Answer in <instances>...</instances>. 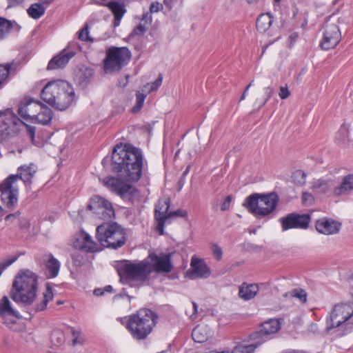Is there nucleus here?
<instances>
[{"mask_svg":"<svg viewBox=\"0 0 353 353\" xmlns=\"http://www.w3.org/2000/svg\"><path fill=\"white\" fill-rule=\"evenodd\" d=\"M143 165V152L140 148L130 143L115 145L111 156V169L120 179L107 176L103 179L104 185L121 196L132 193V187L122 180L138 181L142 176Z\"/></svg>","mask_w":353,"mask_h":353,"instance_id":"obj_1","label":"nucleus"},{"mask_svg":"<svg viewBox=\"0 0 353 353\" xmlns=\"http://www.w3.org/2000/svg\"><path fill=\"white\" fill-rule=\"evenodd\" d=\"M172 270L170 254L158 255L154 252L143 261L134 263L123 260L117 266L119 281L123 285H133L134 283L139 285H148L152 272H170Z\"/></svg>","mask_w":353,"mask_h":353,"instance_id":"obj_2","label":"nucleus"},{"mask_svg":"<svg viewBox=\"0 0 353 353\" xmlns=\"http://www.w3.org/2000/svg\"><path fill=\"white\" fill-rule=\"evenodd\" d=\"M41 98L59 110L68 108L76 100L73 87L68 81L54 80L49 81L42 89Z\"/></svg>","mask_w":353,"mask_h":353,"instance_id":"obj_3","label":"nucleus"},{"mask_svg":"<svg viewBox=\"0 0 353 353\" xmlns=\"http://www.w3.org/2000/svg\"><path fill=\"white\" fill-rule=\"evenodd\" d=\"M37 285L38 276L35 273L30 270H21L12 283L10 296L19 305H30L36 299Z\"/></svg>","mask_w":353,"mask_h":353,"instance_id":"obj_4","label":"nucleus"},{"mask_svg":"<svg viewBox=\"0 0 353 353\" xmlns=\"http://www.w3.org/2000/svg\"><path fill=\"white\" fill-rule=\"evenodd\" d=\"M158 319L156 312L150 309L141 308L128 316L125 328L134 339L144 340L152 333Z\"/></svg>","mask_w":353,"mask_h":353,"instance_id":"obj_5","label":"nucleus"},{"mask_svg":"<svg viewBox=\"0 0 353 353\" xmlns=\"http://www.w3.org/2000/svg\"><path fill=\"white\" fill-rule=\"evenodd\" d=\"M96 238L102 246L117 250L125 245L126 232L117 223L108 221L97 226Z\"/></svg>","mask_w":353,"mask_h":353,"instance_id":"obj_6","label":"nucleus"},{"mask_svg":"<svg viewBox=\"0 0 353 353\" xmlns=\"http://www.w3.org/2000/svg\"><path fill=\"white\" fill-rule=\"evenodd\" d=\"M279 201V197L274 192L254 193L245 199L243 205L256 216L262 218L272 214L276 210Z\"/></svg>","mask_w":353,"mask_h":353,"instance_id":"obj_7","label":"nucleus"},{"mask_svg":"<svg viewBox=\"0 0 353 353\" xmlns=\"http://www.w3.org/2000/svg\"><path fill=\"white\" fill-rule=\"evenodd\" d=\"M353 324V303H340L334 306L326 319V330L342 327L350 328Z\"/></svg>","mask_w":353,"mask_h":353,"instance_id":"obj_8","label":"nucleus"},{"mask_svg":"<svg viewBox=\"0 0 353 353\" xmlns=\"http://www.w3.org/2000/svg\"><path fill=\"white\" fill-rule=\"evenodd\" d=\"M131 57V52L127 47H110L103 61L104 70L108 73L119 72L130 62Z\"/></svg>","mask_w":353,"mask_h":353,"instance_id":"obj_9","label":"nucleus"},{"mask_svg":"<svg viewBox=\"0 0 353 353\" xmlns=\"http://www.w3.org/2000/svg\"><path fill=\"white\" fill-rule=\"evenodd\" d=\"M323 37L320 46L325 50L334 48L341 39V33L339 27V20L330 16L323 25Z\"/></svg>","mask_w":353,"mask_h":353,"instance_id":"obj_10","label":"nucleus"},{"mask_svg":"<svg viewBox=\"0 0 353 353\" xmlns=\"http://www.w3.org/2000/svg\"><path fill=\"white\" fill-rule=\"evenodd\" d=\"M19 121L21 120L12 110L7 109L0 112V141L17 134Z\"/></svg>","mask_w":353,"mask_h":353,"instance_id":"obj_11","label":"nucleus"},{"mask_svg":"<svg viewBox=\"0 0 353 353\" xmlns=\"http://www.w3.org/2000/svg\"><path fill=\"white\" fill-rule=\"evenodd\" d=\"M12 177H7L0 183V198L2 203L9 210H14L19 200V188Z\"/></svg>","mask_w":353,"mask_h":353,"instance_id":"obj_12","label":"nucleus"},{"mask_svg":"<svg viewBox=\"0 0 353 353\" xmlns=\"http://www.w3.org/2000/svg\"><path fill=\"white\" fill-rule=\"evenodd\" d=\"M88 209L93 211L96 216L101 219H110L114 217L115 212L112 203L104 198L95 195L88 205Z\"/></svg>","mask_w":353,"mask_h":353,"instance_id":"obj_13","label":"nucleus"},{"mask_svg":"<svg viewBox=\"0 0 353 353\" xmlns=\"http://www.w3.org/2000/svg\"><path fill=\"white\" fill-rule=\"evenodd\" d=\"M312 216L310 214H299L292 212L279 219L282 230L290 229L307 230L311 222Z\"/></svg>","mask_w":353,"mask_h":353,"instance_id":"obj_14","label":"nucleus"},{"mask_svg":"<svg viewBox=\"0 0 353 353\" xmlns=\"http://www.w3.org/2000/svg\"><path fill=\"white\" fill-rule=\"evenodd\" d=\"M41 103L35 101L32 99L25 98L22 100L18 107V114L25 120H30L34 122V117Z\"/></svg>","mask_w":353,"mask_h":353,"instance_id":"obj_15","label":"nucleus"},{"mask_svg":"<svg viewBox=\"0 0 353 353\" xmlns=\"http://www.w3.org/2000/svg\"><path fill=\"white\" fill-rule=\"evenodd\" d=\"M170 205V199L159 201L154 209V218L157 221V230L159 234H164L165 224L168 222V216Z\"/></svg>","mask_w":353,"mask_h":353,"instance_id":"obj_16","label":"nucleus"},{"mask_svg":"<svg viewBox=\"0 0 353 353\" xmlns=\"http://www.w3.org/2000/svg\"><path fill=\"white\" fill-rule=\"evenodd\" d=\"M37 172L35 165H23L18 168L16 174H10L8 177H13V182L16 183L18 180H21L26 187H30L32 183V178Z\"/></svg>","mask_w":353,"mask_h":353,"instance_id":"obj_17","label":"nucleus"},{"mask_svg":"<svg viewBox=\"0 0 353 353\" xmlns=\"http://www.w3.org/2000/svg\"><path fill=\"white\" fill-rule=\"evenodd\" d=\"M353 192V174H349L341 179L340 184L335 186L332 192L333 197L348 196Z\"/></svg>","mask_w":353,"mask_h":353,"instance_id":"obj_18","label":"nucleus"},{"mask_svg":"<svg viewBox=\"0 0 353 353\" xmlns=\"http://www.w3.org/2000/svg\"><path fill=\"white\" fill-rule=\"evenodd\" d=\"M341 223L332 219H322L316 221V230L321 234L330 235L339 232Z\"/></svg>","mask_w":353,"mask_h":353,"instance_id":"obj_19","label":"nucleus"},{"mask_svg":"<svg viewBox=\"0 0 353 353\" xmlns=\"http://www.w3.org/2000/svg\"><path fill=\"white\" fill-rule=\"evenodd\" d=\"M74 54L75 52L70 51L68 49L63 50L59 54L54 57L49 61L47 69L50 70L65 67L69 60L73 57Z\"/></svg>","mask_w":353,"mask_h":353,"instance_id":"obj_20","label":"nucleus"},{"mask_svg":"<svg viewBox=\"0 0 353 353\" xmlns=\"http://www.w3.org/2000/svg\"><path fill=\"white\" fill-rule=\"evenodd\" d=\"M210 274V269L203 261L192 258L190 275L191 279H206Z\"/></svg>","mask_w":353,"mask_h":353,"instance_id":"obj_21","label":"nucleus"},{"mask_svg":"<svg viewBox=\"0 0 353 353\" xmlns=\"http://www.w3.org/2000/svg\"><path fill=\"white\" fill-rule=\"evenodd\" d=\"M93 75V69L83 65L75 71L74 80L78 85L84 88L90 83Z\"/></svg>","mask_w":353,"mask_h":353,"instance_id":"obj_22","label":"nucleus"},{"mask_svg":"<svg viewBox=\"0 0 353 353\" xmlns=\"http://www.w3.org/2000/svg\"><path fill=\"white\" fill-rule=\"evenodd\" d=\"M281 329V324L277 319H270L261 324L260 329L254 333V338L260 339L275 334Z\"/></svg>","mask_w":353,"mask_h":353,"instance_id":"obj_23","label":"nucleus"},{"mask_svg":"<svg viewBox=\"0 0 353 353\" xmlns=\"http://www.w3.org/2000/svg\"><path fill=\"white\" fill-rule=\"evenodd\" d=\"M335 187V181L332 179H319L312 182V190L319 194H327L332 192Z\"/></svg>","mask_w":353,"mask_h":353,"instance_id":"obj_24","label":"nucleus"},{"mask_svg":"<svg viewBox=\"0 0 353 353\" xmlns=\"http://www.w3.org/2000/svg\"><path fill=\"white\" fill-rule=\"evenodd\" d=\"M7 316H13L17 319H21L19 312L14 310L7 296L0 299V317L6 319Z\"/></svg>","mask_w":353,"mask_h":353,"instance_id":"obj_25","label":"nucleus"},{"mask_svg":"<svg viewBox=\"0 0 353 353\" xmlns=\"http://www.w3.org/2000/svg\"><path fill=\"white\" fill-rule=\"evenodd\" d=\"M107 7L110 9L114 15V26H119L121 19L126 12L124 5L117 1H112L107 4Z\"/></svg>","mask_w":353,"mask_h":353,"instance_id":"obj_26","label":"nucleus"},{"mask_svg":"<svg viewBox=\"0 0 353 353\" xmlns=\"http://www.w3.org/2000/svg\"><path fill=\"white\" fill-rule=\"evenodd\" d=\"M39 108H40L41 110L39 112L36 113L33 123H38L42 125L49 124L53 115L52 110L42 103Z\"/></svg>","mask_w":353,"mask_h":353,"instance_id":"obj_27","label":"nucleus"},{"mask_svg":"<svg viewBox=\"0 0 353 353\" xmlns=\"http://www.w3.org/2000/svg\"><path fill=\"white\" fill-rule=\"evenodd\" d=\"M273 22V16L268 12L261 14L256 19V27L259 32H265L272 26Z\"/></svg>","mask_w":353,"mask_h":353,"instance_id":"obj_28","label":"nucleus"},{"mask_svg":"<svg viewBox=\"0 0 353 353\" xmlns=\"http://www.w3.org/2000/svg\"><path fill=\"white\" fill-rule=\"evenodd\" d=\"M17 65L14 62L0 64V88L6 82L8 77L15 72Z\"/></svg>","mask_w":353,"mask_h":353,"instance_id":"obj_29","label":"nucleus"},{"mask_svg":"<svg viewBox=\"0 0 353 353\" xmlns=\"http://www.w3.org/2000/svg\"><path fill=\"white\" fill-rule=\"evenodd\" d=\"M350 125L343 123L335 136V141L340 146H344L349 141Z\"/></svg>","mask_w":353,"mask_h":353,"instance_id":"obj_30","label":"nucleus"},{"mask_svg":"<svg viewBox=\"0 0 353 353\" xmlns=\"http://www.w3.org/2000/svg\"><path fill=\"white\" fill-rule=\"evenodd\" d=\"M259 291V286L256 284H250L246 286H241L239 295L244 300L253 299Z\"/></svg>","mask_w":353,"mask_h":353,"instance_id":"obj_31","label":"nucleus"},{"mask_svg":"<svg viewBox=\"0 0 353 353\" xmlns=\"http://www.w3.org/2000/svg\"><path fill=\"white\" fill-rule=\"evenodd\" d=\"M46 268L48 272V277L54 278L59 274L60 263L52 254H50L49 260L46 263Z\"/></svg>","mask_w":353,"mask_h":353,"instance_id":"obj_32","label":"nucleus"},{"mask_svg":"<svg viewBox=\"0 0 353 353\" xmlns=\"http://www.w3.org/2000/svg\"><path fill=\"white\" fill-rule=\"evenodd\" d=\"M46 12V8L40 3H34L27 9L28 14L34 19L41 18Z\"/></svg>","mask_w":353,"mask_h":353,"instance_id":"obj_33","label":"nucleus"},{"mask_svg":"<svg viewBox=\"0 0 353 353\" xmlns=\"http://www.w3.org/2000/svg\"><path fill=\"white\" fill-rule=\"evenodd\" d=\"M74 246L87 252H93L96 251L97 244L92 240V237L86 234L83 237V243L79 245V242H76Z\"/></svg>","mask_w":353,"mask_h":353,"instance_id":"obj_34","label":"nucleus"},{"mask_svg":"<svg viewBox=\"0 0 353 353\" xmlns=\"http://www.w3.org/2000/svg\"><path fill=\"white\" fill-rule=\"evenodd\" d=\"M52 299H53L52 288L50 287L49 283H47L46 292L43 293V299L40 304H38L35 307V308L34 310V313L39 312V311L44 310L47 307L48 303L50 301L52 300Z\"/></svg>","mask_w":353,"mask_h":353,"instance_id":"obj_35","label":"nucleus"},{"mask_svg":"<svg viewBox=\"0 0 353 353\" xmlns=\"http://www.w3.org/2000/svg\"><path fill=\"white\" fill-rule=\"evenodd\" d=\"M192 336L194 341L203 343L207 340L208 336L203 326L197 325L193 329Z\"/></svg>","mask_w":353,"mask_h":353,"instance_id":"obj_36","label":"nucleus"},{"mask_svg":"<svg viewBox=\"0 0 353 353\" xmlns=\"http://www.w3.org/2000/svg\"><path fill=\"white\" fill-rule=\"evenodd\" d=\"M13 27L11 21L0 17V41L3 40Z\"/></svg>","mask_w":353,"mask_h":353,"instance_id":"obj_37","label":"nucleus"},{"mask_svg":"<svg viewBox=\"0 0 353 353\" xmlns=\"http://www.w3.org/2000/svg\"><path fill=\"white\" fill-rule=\"evenodd\" d=\"M51 341L54 345L59 346L65 342V335L60 330H54L51 334Z\"/></svg>","mask_w":353,"mask_h":353,"instance_id":"obj_38","label":"nucleus"},{"mask_svg":"<svg viewBox=\"0 0 353 353\" xmlns=\"http://www.w3.org/2000/svg\"><path fill=\"white\" fill-rule=\"evenodd\" d=\"M145 97L146 95L141 93L140 92H137L136 93V103L132 109V112L137 113L141 109L143 105Z\"/></svg>","mask_w":353,"mask_h":353,"instance_id":"obj_39","label":"nucleus"},{"mask_svg":"<svg viewBox=\"0 0 353 353\" xmlns=\"http://www.w3.org/2000/svg\"><path fill=\"white\" fill-rule=\"evenodd\" d=\"M148 29V26H146L143 22H141L137 26H136L133 30L130 32L128 37L131 38L134 36H142L143 35Z\"/></svg>","mask_w":353,"mask_h":353,"instance_id":"obj_40","label":"nucleus"},{"mask_svg":"<svg viewBox=\"0 0 353 353\" xmlns=\"http://www.w3.org/2000/svg\"><path fill=\"white\" fill-rule=\"evenodd\" d=\"M291 295L296 297L300 300L301 303H306L307 301V293L306 292L301 288H296L292 290Z\"/></svg>","mask_w":353,"mask_h":353,"instance_id":"obj_41","label":"nucleus"},{"mask_svg":"<svg viewBox=\"0 0 353 353\" xmlns=\"http://www.w3.org/2000/svg\"><path fill=\"white\" fill-rule=\"evenodd\" d=\"M79 39L83 41H93V39L89 36V26L85 23L84 27L79 32Z\"/></svg>","mask_w":353,"mask_h":353,"instance_id":"obj_42","label":"nucleus"},{"mask_svg":"<svg viewBox=\"0 0 353 353\" xmlns=\"http://www.w3.org/2000/svg\"><path fill=\"white\" fill-rule=\"evenodd\" d=\"M306 174L302 170H296L292 174V178L296 184H304L305 182Z\"/></svg>","mask_w":353,"mask_h":353,"instance_id":"obj_43","label":"nucleus"},{"mask_svg":"<svg viewBox=\"0 0 353 353\" xmlns=\"http://www.w3.org/2000/svg\"><path fill=\"white\" fill-rule=\"evenodd\" d=\"M188 216V212L184 210H176L175 211L170 212L168 216V222L170 223L169 220L176 218V217H186Z\"/></svg>","mask_w":353,"mask_h":353,"instance_id":"obj_44","label":"nucleus"},{"mask_svg":"<svg viewBox=\"0 0 353 353\" xmlns=\"http://www.w3.org/2000/svg\"><path fill=\"white\" fill-rule=\"evenodd\" d=\"M17 258L18 257L17 256H14L0 261V276L6 268L17 261Z\"/></svg>","mask_w":353,"mask_h":353,"instance_id":"obj_45","label":"nucleus"},{"mask_svg":"<svg viewBox=\"0 0 353 353\" xmlns=\"http://www.w3.org/2000/svg\"><path fill=\"white\" fill-rule=\"evenodd\" d=\"M302 203L305 206L312 205L314 202V198L310 193L304 192L302 193Z\"/></svg>","mask_w":353,"mask_h":353,"instance_id":"obj_46","label":"nucleus"},{"mask_svg":"<svg viewBox=\"0 0 353 353\" xmlns=\"http://www.w3.org/2000/svg\"><path fill=\"white\" fill-rule=\"evenodd\" d=\"M26 128L27 134L30 138L32 143L34 142L36 128L34 126L28 125L23 121H20Z\"/></svg>","mask_w":353,"mask_h":353,"instance_id":"obj_47","label":"nucleus"},{"mask_svg":"<svg viewBox=\"0 0 353 353\" xmlns=\"http://www.w3.org/2000/svg\"><path fill=\"white\" fill-rule=\"evenodd\" d=\"M72 263L75 267H81L83 263V256L79 253L72 255Z\"/></svg>","mask_w":353,"mask_h":353,"instance_id":"obj_48","label":"nucleus"},{"mask_svg":"<svg viewBox=\"0 0 353 353\" xmlns=\"http://www.w3.org/2000/svg\"><path fill=\"white\" fill-rule=\"evenodd\" d=\"M163 81V77L162 74H160L158 77V78L152 83H148V85H150V92L157 90L161 85Z\"/></svg>","mask_w":353,"mask_h":353,"instance_id":"obj_49","label":"nucleus"},{"mask_svg":"<svg viewBox=\"0 0 353 353\" xmlns=\"http://www.w3.org/2000/svg\"><path fill=\"white\" fill-rule=\"evenodd\" d=\"M212 253L216 260L220 261L222 259V249L219 245L214 244L212 248Z\"/></svg>","mask_w":353,"mask_h":353,"instance_id":"obj_50","label":"nucleus"},{"mask_svg":"<svg viewBox=\"0 0 353 353\" xmlns=\"http://www.w3.org/2000/svg\"><path fill=\"white\" fill-rule=\"evenodd\" d=\"M274 93V90L272 88L267 87L265 88V94L266 95V98L264 100L263 103L260 106V108L263 107L269 101V99L272 97Z\"/></svg>","mask_w":353,"mask_h":353,"instance_id":"obj_51","label":"nucleus"},{"mask_svg":"<svg viewBox=\"0 0 353 353\" xmlns=\"http://www.w3.org/2000/svg\"><path fill=\"white\" fill-rule=\"evenodd\" d=\"M232 199V197L231 195H228V196H226V198L225 199V200L223 201V202L221 204V211H226L230 208V205Z\"/></svg>","mask_w":353,"mask_h":353,"instance_id":"obj_52","label":"nucleus"},{"mask_svg":"<svg viewBox=\"0 0 353 353\" xmlns=\"http://www.w3.org/2000/svg\"><path fill=\"white\" fill-rule=\"evenodd\" d=\"M279 95L281 99H285L290 95V92L287 87L281 86Z\"/></svg>","mask_w":353,"mask_h":353,"instance_id":"obj_53","label":"nucleus"},{"mask_svg":"<svg viewBox=\"0 0 353 353\" xmlns=\"http://www.w3.org/2000/svg\"><path fill=\"white\" fill-rule=\"evenodd\" d=\"M163 9V6L159 2H153L150 7V12H157Z\"/></svg>","mask_w":353,"mask_h":353,"instance_id":"obj_54","label":"nucleus"},{"mask_svg":"<svg viewBox=\"0 0 353 353\" xmlns=\"http://www.w3.org/2000/svg\"><path fill=\"white\" fill-rule=\"evenodd\" d=\"M144 21L143 23H145L146 26H148L151 23L152 21V17L151 15L149 14V12H145L143 14L141 22Z\"/></svg>","mask_w":353,"mask_h":353,"instance_id":"obj_55","label":"nucleus"},{"mask_svg":"<svg viewBox=\"0 0 353 353\" xmlns=\"http://www.w3.org/2000/svg\"><path fill=\"white\" fill-rule=\"evenodd\" d=\"M24 0H8V8L16 7L21 4Z\"/></svg>","mask_w":353,"mask_h":353,"instance_id":"obj_56","label":"nucleus"},{"mask_svg":"<svg viewBox=\"0 0 353 353\" xmlns=\"http://www.w3.org/2000/svg\"><path fill=\"white\" fill-rule=\"evenodd\" d=\"M20 214V212L17 211L15 213L9 214L5 217L6 221H12L14 219H15L17 216H18Z\"/></svg>","mask_w":353,"mask_h":353,"instance_id":"obj_57","label":"nucleus"},{"mask_svg":"<svg viewBox=\"0 0 353 353\" xmlns=\"http://www.w3.org/2000/svg\"><path fill=\"white\" fill-rule=\"evenodd\" d=\"M93 293L95 296H99L104 294V290L102 288H97L94 290Z\"/></svg>","mask_w":353,"mask_h":353,"instance_id":"obj_58","label":"nucleus"},{"mask_svg":"<svg viewBox=\"0 0 353 353\" xmlns=\"http://www.w3.org/2000/svg\"><path fill=\"white\" fill-rule=\"evenodd\" d=\"M263 1L264 0H245V1L250 5H256Z\"/></svg>","mask_w":353,"mask_h":353,"instance_id":"obj_59","label":"nucleus"},{"mask_svg":"<svg viewBox=\"0 0 353 353\" xmlns=\"http://www.w3.org/2000/svg\"><path fill=\"white\" fill-rule=\"evenodd\" d=\"M104 290V293L106 292H112L113 291V288L112 285H106L104 288H102Z\"/></svg>","mask_w":353,"mask_h":353,"instance_id":"obj_60","label":"nucleus"},{"mask_svg":"<svg viewBox=\"0 0 353 353\" xmlns=\"http://www.w3.org/2000/svg\"><path fill=\"white\" fill-rule=\"evenodd\" d=\"M190 170V165H188L186 167L185 170H184V172H183L182 177H183L185 179V176L189 173Z\"/></svg>","mask_w":353,"mask_h":353,"instance_id":"obj_61","label":"nucleus"},{"mask_svg":"<svg viewBox=\"0 0 353 353\" xmlns=\"http://www.w3.org/2000/svg\"><path fill=\"white\" fill-rule=\"evenodd\" d=\"M185 183V179L183 177H181V179H179V189H181L183 184Z\"/></svg>","mask_w":353,"mask_h":353,"instance_id":"obj_62","label":"nucleus"},{"mask_svg":"<svg viewBox=\"0 0 353 353\" xmlns=\"http://www.w3.org/2000/svg\"><path fill=\"white\" fill-rule=\"evenodd\" d=\"M248 91V87H246L241 97V99H240L241 101L245 99Z\"/></svg>","mask_w":353,"mask_h":353,"instance_id":"obj_63","label":"nucleus"},{"mask_svg":"<svg viewBox=\"0 0 353 353\" xmlns=\"http://www.w3.org/2000/svg\"><path fill=\"white\" fill-rule=\"evenodd\" d=\"M128 316L123 317V318H119L118 319L120 321L121 324H123V325H124L125 326V322L128 320Z\"/></svg>","mask_w":353,"mask_h":353,"instance_id":"obj_64","label":"nucleus"}]
</instances>
